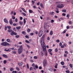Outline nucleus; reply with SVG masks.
Segmentation results:
<instances>
[{"mask_svg":"<svg viewBox=\"0 0 73 73\" xmlns=\"http://www.w3.org/2000/svg\"><path fill=\"white\" fill-rule=\"evenodd\" d=\"M69 14H68L67 15H66V17H68V19H69Z\"/></svg>","mask_w":73,"mask_h":73,"instance_id":"obj_50","label":"nucleus"},{"mask_svg":"<svg viewBox=\"0 0 73 73\" xmlns=\"http://www.w3.org/2000/svg\"><path fill=\"white\" fill-rule=\"evenodd\" d=\"M51 22L52 23H54V20H53V19L51 20Z\"/></svg>","mask_w":73,"mask_h":73,"instance_id":"obj_61","label":"nucleus"},{"mask_svg":"<svg viewBox=\"0 0 73 73\" xmlns=\"http://www.w3.org/2000/svg\"><path fill=\"white\" fill-rule=\"evenodd\" d=\"M27 31L28 33H29V32H30V29H29L27 30Z\"/></svg>","mask_w":73,"mask_h":73,"instance_id":"obj_33","label":"nucleus"},{"mask_svg":"<svg viewBox=\"0 0 73 73\" xmlns=\"http://www.w3.org/2000/svg\"><path fill=\"white\" fill-rule=\"evenodd\" d=\"M64 56L65 57H66L67 56V54H64Z\"/></svg>","mask_w":73,"mask_h":73,"instance_id":"obj_59","label":"nucleus"},{"mask_svg":"<svg viewBox=\"0 0 73 73\" xmlns=\"http://www.w3.org/2000/svg\"><path fill=\"white\" fill-rule=\"evenodd\" d=\"M32 2L33 3V4H35V2L33 1H32Z\"/></svg>","mask_w":73,"mask_h":73,"instance_id":"obj_62","label":"nucleus"},{"mask_svg":"<svg viewBox=\"0 0 73 73\" xmlns=\"http://www.w3.org/2000/svg\"><path fill=\"white\" fill-rule=\"evenodd\" d=\"M38 11L41 14H42V12H41V11H40L39 10H38Z\"/></svg>","mask_w":73,"mask_h":73,"instance_id":"obj_56","label":"nucleus"},{"mask_svg":"<svg viewBox=\"0 0 73 73\" xmlns=\"http://www.w3.org/2000/svg\"><path fill=\"white\" fill-rule=\"evenodd\" d=\"M56 42H60V40L58 39L56 40Z\"/></svg>","mask_w":73,"mask_h":73,"instance_id":"obj_45","label":"nucleus"},{"mask_svg":"<svg viewBox=\"0 0 73 73\" xmlns=\"http://www.w3.org/2000/svg\"><path fill=\"white\" fill-rule=\"evenodd\" d=\"M13 70H14V69L13 68H10V71H13Z\"/></svg>","mask_w":73,"mask_h":73,"instance_id":"obj_35","label":"nucleus"},{"mask_svg":"<svg viewBox=\"0 0 73 73\" xmlns=\"http://www.w3.org/2000/svg\"><path fill=\"white\" fill-rule=\"evenodd\" d=\"M55 51L56 52H58V50H57V48H56L55 49Z\"/></svg>","mask_w":73,"mask_h":73,"instance_id":"obj_47","label":"nucleus"},{"mask_svg":"<svg viewBox=\"0 0 73 73\" xmlns=\"http://www.w3.org/2000/svg\"><path fill=\"white\" fill-rule=\"evenodd\" d=\"M30 61L31 62H34L33 60H31V59L30 60Z\"/></svg>","mask_w":73,"mask_h":73,"instance_id":"obj_49","label":"nucleus"},{"mask_svg":"<svg viewBox=\"0 0 73 73\" xmlns=\"http://www.w3.org/2000/svg\"><path fill=\"white\" fill-rule=\"evenodd\" d=\"M59 45L60 46H62V43L61 42H60L59 43Z\"/></svg>","mask_w":73,"mask_h":73,"instance_id":"obj_57","label":"nucleus"},{"mask_svg":"<svg viewBox=\"0 0 73 73\" xmlns=\"http://www.w3.org/2000/svg\"><path fill=\"white\" fill-rule=\"evenodd\" d=\"M23 46L22 45L20 46L19 47V48L18 49V53L19 54H21V53H22L23 52Z\"/></svg>","mask_w":73,"mask_h":73,"instance_id":"obj_4","label":"nucleus"},{"mask_svg":"<svg viewBox=\"0 0 73 73\" xmlns=\"http://www.w3.org/2000/svg\"><path fill=\"white\" fill-rule=\"evenodd\" d=\"M5 52H10V50H9V49H8V50H7V49L6 48H5Z\"/></svg>","mask_w":73,"mask_h":73,"instance_id":"obj_17","label":"nucleus"},{"mask_svg":"<svg viewBox=\"0 0 73 73\" xmlns=\"http://www.w3.org/2000/svg\"><path fill=\"white\" fill-rule=\"evenodd\" d=\"M62 12H66V10H65V9H63L62 10Z\"/></svg>","mask_w":73,"mask_h":73,"instance_id":"obj_31","label":"nucleus"},{"mask_svg":"<svg viewBox=\"0 0 73 73\" xmlns=\"http://www.w3.org/2000/svg\"><path fill=\"white\" fill-rule=\"evenodd\" d=\"M7 60H4V61H3V63L4 64H7Z\"/></svg>","mask_w":73,"mask_h":73,"instance_id":"obj_23","label":"nucleus"},{"mask_svg":"<svg viewBox=\"0 0 73 73\" xmlns=\"http://www.w3.org/2000/svg\"><path fill=\"white\" fill-rule=\"evenodd\" d=\"M7 31L8 32L11 33L13 31H12L11 29H9Z\"/></svg>","mask_w":73,"mask_h":73,"instance_id":"obj_16","label":"nucleus"},{"mask_svg":"<svg viewBox=\"0 0 73 73\" xmlns=\"http://www.w3.org/2000/svg\"><path fill=\"white\" fill-rule=\"evenodd\" d=\"M31 36H33V33H31L30 34Z\"/></svg>","mask_w":73,"mask_h":73,"instance_id":"obj_54","label":"nucleus"},{"mask_svg":"<svg viewBox=\"0 0 73 73\" xmlns=\"http://www.w3.org/2000/svg\"><path fill=\"white\" fill-rule=\"evenodd\" d=\"M47 61L46 59H44L43 61V66L44 67H45L47 65Z\"/></svg>","mask_w":73,"mask_h":73,"instance_id":"obj_5","label":"nucleus"},{"mask_svg":"<svg viewBox=\"0 0 73 73\" xmlns=\"http://www.w3.org/2000/svg\"><path fill=\"white\" fill-rule=\"evenodd\" d=\"M56 4L58 5H57V7L59 8H63L64 7V5L62 4H60V2H56Z\"/></svg>","mask_w":73,"mask_h":73,"instance_id":"obj_2","label":"nucleus"},{"mask_svg":"<svg viewBox=\"0 0 73 73\" xmlns=\"http://www.w3.org/2000/svg\"><path fill=\"white\" fill-rule=\"evenodd\" d=\"M9 23L10 25H12L13 24V21H12V19H10Z\"/></svg>","mask_w":73,"mask_h":73,"instance_id":"obj_8","label":"nucleus"},{"mask_svg":"<svg viewBox=\"0 0 73 73\" xmlns=\"http://www.w3.org/2000/svg\"><path fill=\"white\" fill-rule=\"evenodd\" d=\"M13 26H16V23H14L13 24Z\"/></svg>","mask_w":73,"mask_h":73,"instance_id":"obj_64","label":"nucleus"},{"mask_svg":"<svg viewBox=\"0 0 73 73\" xmlns=\"http://www.w3.org/2000/svg\"><path fill=\"white\" fill-rule=\"evenodd\" d=\"M69 65L71 68H73V66H72V64H70Z\"/></svg>","mask_w":73,"mask_h":73,"instance_id":"obj_41","label":"nucleus"},{"mask_svg":"<svg viewBox=\"0 0 73 73\" xmlns=\"http://www.w3.org/2000/svg\"><path fill=\"white\" fill-rule=\"evenodd\" d=\"M11 35V36H13V35H17V33L13 31H12L11 33L10 34Z\"/></svg>","mask_w":73,"mask_h":73,"instance_id":"obj_6","label":"nucleus"},{"mask_svg":"<svg viewBox=\"0 0 73 73\" xmlns=\"http://www.w3.org/2000/svg\"><path fill=\"white\" fill-rule=\"evenodd\" d=\"M12 72L13 73H17V71H13Z\"/></svg>","mask_w":73,"mask_h":73,"instance_id":"obj_42","label":"nucleus"},{"mask_svg":"<svg viewBox=\"0 0 73 73\" xmlns=\"http://www.w3.org/2000/svg\"><path fill=\"white\" fill-rule=\"evenodd\" d=\"M66 30H64V31L62 32V33H63L64 34L65 33H66Z\"/></svg>","mask_w":73,"mask_h":73,"instance_id":"obj_29","label":"nucleus"},{"mask_svg":"<svg viewBox=\"0 0 73 73\" xmlns=\"http://www.w3.org/2000/svg\"><path fill=\"white\" fill-rule=\"evenodd\" d=\"M50 35L51 36H52V35H53V31H50Z\"/></svg>","mask_w":73,"mask_h":73,"instance_id":"obj_14","label":"nucleus"},{"mask_svg":"<svg viewBox=\"0 0 73 73\" xmlns=\"http://www.w3.org/2000/svg\"><path fill=\"white\" fill-rule=\"evenodd\" d=\"M40 43L42 47H43V51L45 52V55L47 56L48 54L47 51L46 50V46H45V44L44 43V41H41Z\"/></svg>","mask_w":73,"mask_h":73,"instance_id":"obj_1","label":"nucleus"},{"mask_svg":"<svg viewBox=\"0 0 73 73\" xmlns=\"http://www.w3.org/2000/svg\"><path fill=\"white\" fill-rule=\"evenodd\" d=\"M29 12L30 13H33V11L31 10H29Z\"/></svg>","mask_w":73,"mask_h":73,"instance_id":"obj_15","label":"nucleus"},{"mask_svg":"<svg viewBox=\"0 0 73 73\" xmlns=\"http://www.w3.org/2000/svg\"><path fill=\"white\" fill-rule=\"evenodd\" d=\"M66 72L67 73H70V71L69 70H66Z\"/></svg>","mask_w":73,"mask_h":73,"instance_id":"obj_40","label":"nucleus"},{"mask_svg":"<svg viewBox=\"0 0 73 73\" xmlns=\"http://www.w3.org/2000/svg\"><path fill=\"white\" fill-rule=\"evenodd\" d=\"M4 21L5 23H8V20L7 19H4Z\"/></svg>","mask_w":73,"mask_h":73,"instance_id":"obj_10","label":"nucleus"},{"mask_svg":"<svg viewBox=\"0 0 73 73\" xmlns=\"http://www.w3.org/2000/svg\"><path fill=\"white\" fill-rule=\"evenodd\" d=\"M65 53H66V54H68V51H65Z\"/></svg>","mask_w":73,"mask_h":73,"instance_id":"obj_53","label":"nucleus"},{"mask_svg":"<svg viewBox=\"0 0 73 73\" xmlns=\"http://www.w3.org/2000/svg\"><path fill=\"white\" fill-rule=\"evenodd\" d=\"M19 23L20 25H23V23H22L21 21H20Z\"/></svg>","mask_w":73,"mask_h":73,"instance_id":"obj_26","label":"nucleus"},{"mask_svg":"<svg viewBox=\"0 0 73 73\" xmlns=\"http://www.w3.org/2000/svg\"><path fill=\"white\" fill-rule=\"evenodd\" d=\"M6 41L8 42H11V40L9 39H7L6 40Z\"/></svg>","mask_w":73,"mask_h":73,"instance_id":"obj_13","label":"nucleus"},{"mask_svg":"<svg viewBox=\"0 0 73 73\" xmlns=\"http://www.w3.org/2000/svg\"><path fill=\"white\" fill-rule=\"evenodd\" d=\"M41 56H42L44 55V54H43V52L42 51H41Z\"/></svg>","mask_w":73,"mask_h":73,"instance_id":"obj_39","label":"nucleus"},{"mask_svg":"<svg viewBox=\"0 0 73 73\" xmlns=\"http://www.w3.org/2000/svg\"><path fill=\"white\" fill-rule=\"evenodd\" d=\"M44 38H45V36L44 35H43L41 37V41H44Z\"/></svg>","mask_w":73,"mask_h":73,"instance_id":"obj_9","label":"nucleus"},{"mask_svg":"<svg viewBox=\"0 0 73 73\" xmlns=\"http://www.w3.org/2000/svg\"><path fill=\"white\" fill-rule=\"evenodd\" d=\"M54 13V12L52 11V12H50V13L51 15H53V13Z\"/></svg>","mask_w":73,"mask_h":73,"instance_id":"obj_25","label":"nucleus"},{"mask_svg":"<svg viewBox=\"0 0 73 73\" xmlns=\"http://www.w3.org/2000/svg\"><path fill=\"white\" fill-rule=\"evenodd\" d=\"M15 37L17 38H19L20 37V36L19 35H17L15 36Z\"/></svg>","mask_w":73,"mask_h":73,"instance_id":"obj_22","label":"nucleus"},{"mask_svg":"<svg viewBox=\"0 0 73 73\" xmlns=\"http://www.w3.org/2000/svg\"><path fill=\"white\" fill-rule=\"evenodd\" d=\"M40 2H38L37 3V5H40Z\"/></svg>","mask_w":73,"mask_h":73,"instance_id":"obj_55","label":"nucleus"},{"mask_svg":"<svg viewBox=\"0 0 73 73\" xmlns=\"http://www.w3.org/2000/svg\"><path fill=\"white\" fill-rule=\"evenodd\" d=\"M7 28L8 29H11V26H8Z\"/></svg>","mask_w":73,"mask_h":73,"instance_id":"obj_52","label":"nucleus"},{"mask_svg":"<svg viewBox=\"0 0 73 73\" xmlns=\"http://www.w3.org/2000/svg\"><path fill=\"white\" fill-rule=\"evenodd\" d=\"M33 68L32 67H30L29 69L30 71H31V70H33Z\"/></svg>","mask_w":73,"mask_h":73,"instance_id":"obj_21","label":"nucleus"},{"mask_svg":"<svg viewBox=\"0 0 73 73\" xmlns=\"http://www.w3.org/2000/svg\"><path fill=\"white\" fill-rule=\"evenodd\" d=\"M12 52L13 54H16V52L15 51H12Z\"/></svg>","mask_w":73,"mask_h":73,"instance_id":"obj_37","label":"nucleus"},{"mask_svg":"<svg viewBox=\"0 0 73 73\" xmlns=\"http://www.w3.org/2000/svg\"><path fill=\"white\" fill-rule=\"evenodd\" d=\"M3 57H5V58H8V56H7V55H6V54H3Z\"/></svg>","mask_w":73,"mask_h":73,"instance_id":"obj_11","label":"nucleus"},{"mask_svg":"<svg viewBox=\"0 0 73 73\" xmlns=\"http://www.w3.org/2000/svg\"><path fill=\"white\" fill-rule=\"evenodd\" d=\"M32 66H33V67L35 68V63H33L32 64Z\"/></svg>","mask_w":73,"mask_h":73,"instance_id":"obj_32","label":"nucleus"},{"mask_svg":"<svg viewBox=\"0 0 73 73\" xmlns=\"http://www.w3.org/2000/svg\"><path fill=\"white\" fill-rule=\"evenodd\" d=\"M39 69H42V67L41 66H39Z\"/></svg>","mask_w":73,"mask_h":73,"instance_id":"obj_63","label":"nucleus"},{"mask_svg":"<svg viewBox=\"0 0 73 73\" xmlns=\"http://www.w3.org/2000/svg\"><path fill=\"white\" fill-rule=\"evenodd\" d=\"M1 45L2 46H10V44L6 42H2L1 43Z\"/></svg>","mask_w":73,"mask_h":73,"instance_id":"obj_3","label":"nucleus"},{"mask_svg":"<svg viewBox=\"0 0 73 73\" xmlns=\"http://www.w3.org/2000/svg\"><path fill=\"white\" fill-rule=\"evenodd\" d=\"M61 64L62 65H64V62L63 61L61 62Z\"/></svg>","mask_w":73,"mask_h":73,"instance_id":"obj_19","label":"nucleus"},{"mask_svg":"<svg viewBox=\"0 0 73 73\" xmlns=\"http://www.w3.org/2000/svg\"><path fill=\"white\" fill-rule=\"evenodd\" d=\"M48 70L51 71V72H52V71H53V68H50L48 69Z\"/></svg>","mask_w":73,"mask_h":73,"instance_id":"obj_20","label":"nucleus"},{"mask_svg":"<svg viewBox=\"0 0 73 73\" xmlns=\"http://www.w3.org/2000/svg\"><path fill=\"white\" fill-rule=\"evenodd\" d=\"M22 33L23 34V35H26V33L25 32V31H23L22 32Z\"/></svg>","mask_w":73,"mask_h":73,"instance_id":"obj_18","label":"nucleus"},{"mask_svg":"<svg viewBox=\"0 0 73 73\" xmlns=\"http://www.w3.org/2000/svg\"><path fill=\"white\" fill-rule=\"evenodd\" d=\"M25 42H26L27 43H29V42L28 40H25Z\"/></svg>","mask_w":73,"mask_h":73,"instance_id":"obj_34","label":"nucleus"},{"mask_svg":"<svg viewBox=\"0 0 73 73\" xmlns=\"http://www.w3.org/2000/svg\"><path fill=\"white\" fill-rule=\"evenodd\" d=\"M26 38H29V37L27 35H26L25 36Z\"/></svg>","mask_w":73,"mask_h":73,"instance_id":"obj_58","label":"nucleus"},{"mask_svg":"<svg viewBox=\"0 0 73 73\" xmlns=\"http://www.w3.org/2000/svg\"><path fill=\"white\" fill-rule=\"evenodd\" d=\"M35 67L36 69H38V66H37V65H35Z\"/></svg>","mask_w":73,"mask_h":73,"instance_id":"obj_43","label":"nucleus"},{"mask_svg":"<svg viewBox=\"0 0 73 73\" xmlns=\"http://www.w3.org/2000/svg\"><path fill=\"white\" fill-rule=\"evenodd\" d=\"M34 59H37V57L36 56H34Z\"/></svg>","mask_w":73,"mask_h":73,"instance_id":"obj_36","label":"nucleus"},{"mask_svg":"<svg viewBox=\"0 0 73 73\" xmlns=\"http://www.w3.org/2000/svg\"><path fill=\"white\" fill-rule=\"evenodd\" d=\"M19 66H21L22 65H23V63H22V62L19 63Z\"/></svg>","mask_w":73,"mask_h":73,"instance_id":"obj_24","label":"nucleus"},{"mask_svg":"<svg viewBox=\"0 0 73 73\" xmlns=\"http://www.w3.org/2000/svg\"><path fill=\"white\" fill-rule=\"evenodd\" d=\"M43 33V32L42 31H40L39 32V37H41L42 36V34Z\"/></svg>","mask_w":73,"mask_h":73,"instance_id":"obj_7","label":"nucleus"},{"mask_svg":"<svg viewBox=\"0 0 73 73\" xmlns=\"http://www.w3.org/2000/svg\"><path fill=\"white\" fill-rule=\"evenodd\" d=\"M21 28V27L20 26L16 27V29H17L18 30H19V29H20Z\"/></svg>","mask_w":73,"mask_h":73,"instance_id":"obj_12","label":"nucleus"},{"mask_svg":"<svg viewBox=\"0 0 73 73\" xmlns=\"http://www.w3.org/2000/svg\"><path fill=\"white\" fill-rule=\"evenodd\" d=\"M52 51V49H49L48 50V51L50 52H51Z\"/></svg>","mask_w":73,"mask_h":73,"instance_id":"obj_27","label":"nucleus"},{"mask_svg":"<svg viewBox=\"0 0 73 73\" xmlns=\"http://www.w3.org/2000/svg\"><path fill=\"white\" fill-rule=\"evenodd\" d=\"M16 69L18 71H19V70H20V69H19V68H16Z\"/></svg>","mask_w":73,"mask_h":73,"instance_id":"obj_46","label":"nucleus"},{"mask_svg":"<svg viewBox=\"0 0 73 73\" xmlns=\"http://www.w3.org/2000/svg\"><path fill=\"white\" fill-rule=\"evenodd\" d=\"M55 12H56V13H59V11L58 10H55Z\"/></svg>","mask_w":73,"mask_h":73,"instance_id":"obj_48","label":"nucleus"},{"mask_svg":"<svg viewBox=\"0 0 73 73\" xmlns=\"http://www.w3.org/2000/svg\"><path fill=\"white\" fill-rule=\"evenodd\" d=\"M23 20H24V24H25V23H26V21L25 20V19H24Z\"/></svg>","mask_w":73,"mask_h":73,"instance_id":"obj_38","label":"nucleus"},{"mask_svg":"<svg viewBox=\"0 0 73 73\" xmlns=\"http://www.w3.org/2000/svg\"><path fill=\"white\" fill-rule=\"evenodd\" d=\"M40 6L41 7V8H43V4H42V3H41L40 4Z\"/></svg>","mask_w":73,"mask_h":73,"instance_id":"obj_28","label":"nucleus"},{"mask_svg":"<svg viewBox=\"0 0 73 73\" xmlns=\"http://www.w3.org/2000/svg\"><path fill=\"white\" fill-rule=\"evenodd\" d=\"M22 14L23 15H24V16H26L27 15L26 14H25V13H22Z\"/></svg>","mask_w":73,"mask_h":73,"instance_id":"obj_30","label":"nucleus"},{"mask_svg":"<svg viewBox=\"0 0 73 73\" xmlns=\"http://www.w3.org/2000/svg\"><path fill=\"white\" fill-rule=\"evenodd\" d=\"M27 69H29V64H27Z\"/></svg>","mask_w":73,"mask_h":73,"instance_id":"obj_51","label":"nucleus"},{"mask_svg":"<svg viewBox=\"0 0 73 73\" xmlns=\"http://www.w3.org/2000/svg\"><path fill=\"white\" fill-rule=\"evenodd\" d=\"M17 21H18L17 18H16L15 19V22H17Z\"/></svg>","mask_w":73,"mask_h":73,"instance_id":"obj_60","label":"nucleus"},{"mask_svg":"<svg viewBox=\"0 0 73 73\" xmlns=\"http://www.w3.org/2000/svg\"><path fill=\"white\" fill-rule=\"evenodd\" d=\"M13 11H12L10 13V15H13Z\"/></svg>","mask_w":73,"mask_h":73,"instance_id":"obj_44","label":"nucleus"}]
</instances>
